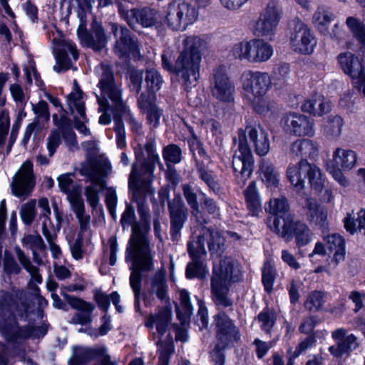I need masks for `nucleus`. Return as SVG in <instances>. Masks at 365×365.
<instances>
[{"label": "nucleus", "instance_id": "obj_1", "mask_svg": "<svg viewBox=\"0 0 365 365\" xmlns=\"http://www.w3.org/2000/svg\"><path fill=\"white\" fill-rule=\"evenodd\" d=\"M144 149L147 156H145L142 148L135 151L136 161L132 165L131 172L128 177V188L132 192V199L137 204V211L140 216L143 230L148 234L150 225V212L147 204V196L153 195L154 190L151 183L153 180V172L155 165L160 158L155 152V140L148 141Z\"/></svg>", "mask_w": 365, "mask_h": 365}, {"label": "nucleus", "instance_id": "obj_2", "mask_svg": "<svg viewBox=\"0 0 365 365\" xmlns=\"http://www.w3.org/2000/svg\"><path fill=\"white\" fill-rule=\"evenodd\" d=\"M182 46L175 65L170 53L164 52L161 55L162 66L168 71L175 73L184 90L189 92L197 83L202 51L205 47V41L200 36H189L183 38Z\"/></svg>", "mask_w": 365, "mask_h": 365}, {"label": "nucleus", "instance_id": "obj_3", "mask_svg": "<svg viewBox=\"0 0 365 365\" xmlns=\"http://www.w3.org/2000/svg\"><path fill=\"white\" fill-rule=\"evenodd\" d=\"M28 310L29 305L26 302L19 304L11 294L0 291V334L6 341L19 343L30 337L40 338L46 334V324L19 327L15 313L20 318H26Z\"/></svg>", "mask_w": 365, "mask_h": 365}, {"label": "nucleus", "instance_id": "obj_4", "mask_svg": "<svg viewBox=\"0 0 365 365\" xmlns=\"http://www.w3.org/2000/svg\"><path fill=\"white\" fill-rule=\"evenodd\" d=\"M127 250V259L130 258L132 265L130 285L134 293L135 307L140 310V297L142 284V272H149L154 269L153 254L150 253L148 244L142 239L132 238Z\"/></svg>", "mask_w": 365, "mask_h": 365}, {"label": "nucleus", "instance_id": "obj_5", "mask_svg": "<svg viewBox=\"0 0 365 365\" xmlns=\"http://www.w3.org/2000/svg\"><path fill=\"white\" fill-rule=\"evenodd\" d=\"M241 275L238 264L235 259L224 257L219 264H215L211 277V293L213 301L219 307L232 306V302L227 297L232 282H237Z\"/></svg>", "mask_w": 365, "mask_h": 365}, {"label": "nucleus", "instance_id": "obj_6", "mask_svg": "<svg viewBox=\"0 0 365 365\" xmlns=\"http://www.w3.org/2000/svg\"><path fill=\"white\" fill-rule=\"evenodd\" d=\"M240 81L246 99L255 106L257 112L265 114L271 110L272 106L269 101L263 102V106H255L262 102L271 87L272 80L268 73L246 70L242 73Z\"/></svg>", "mask_w": 365, "mask_h": 365}, {"label": "nucleus", "instance_id": "obj_7", "mask_svg": "<svg viewBox=\"0 0 365 365\" xmlns=\"http://www.w3.org/2000/svg\"><path fill=\"white\" fill-rule=\"evenodd\" d=\"M287 178L294 191L302 196L305 195V178H308L312 188L318 193L322 192L324 187L321 170L305 159H301L296 164H289L287 169Z\"/></svg>", "mask_w": 365, "mask_h": 365}, {"label": "nucleus", "instance_id": "obj_8", "mask_svg": "<svg viewBox=\"0 0 365 365\" xmlns=\"http://www.w3.org/2000/svg\"><path fill=\"white\" fill-rule=\"evenodd\" d=\"M111 165L107 159H92L81 163L78 169L79 173L87 177L92 182L91 185L84 188V194L86 200L93 210H96L99 203L98 190L96 186L101 189L104 188L106 182L102 179L110 172Z\"/></svg>", "mask_w": 365, "mask_h": 365}, {"label": "nucleus", "instance_id": "obj_9", "mask_svg": "<svg viewBox=\"0 0 365 365\" xmlns=\"http://www.w3.org/2000/svg\"><path fill=\"white\" fill-rule=\"evenodd\" d=\"M238 149L232 158V168L237 183L243 187L251 177L254 169V158L247 143L246 130L240 128L237 132V138L233 139Z\"/></svg>", "mask_w": 365, "mask_h": 365}, {"label": "nucleus", "instance_id": "obj_10", "mask_svg": "<svg viewBox=\"0 0 365 365\" xmlns=\"http://www.w3.org/2000/svg\"><path fill=\"white\" fill-rule=\"evenodd\" d=\"M269 228L286 242L294 237L299 247L304 246L312 240V232L308 226L300 221L294 222L292 217L271 219Z\"/></svg>", "mask_w": 365, "mask_h": 365}, {"label": "nucleus", "instance_id": "obj_11", "mask_svg": "<svg viewBox=\"0 0 365 365\" xmlns=\"http://www.w3.org/2000/svg\"><path fill=\"white\" fill-rule=\"evenodd\" d=\"M107 81L102 82L103 92L110 96L113 103L112 110L113 120L115 122L114 130L116 133V143L118 148L123 149L126 146L125 132L124 129L122 116L128 111V107L123 98H121V91L119 86Z\"/></svg>", "mask_w": 365, "mask_h": 365}, {"label": "nucleus", "instance_id": "obj_12", "mask_svg": "<svg viewBox=\"0 0 365 365\" xmlns=\"http://www.w3.org/2000/svg\"><path fill=\"white\" fill-rule=\"evenodd\" d=\"M160 197L163 195L168 199V210L170 218V235L173 242H178L181 237V231L184 227L188 218V209L180 194L168 199L169 191L168 190H160Z\"/></svg>", "mask_w": 365, "mask_h": 365}, {"label": "nucleus", "instance_id": "obj_13", "mask_svg": "<svg viewBox=\"0 0 365 365\" xmlns=\"http://www.w3.org/2000/svg\"><path fill=\"white\" fill-rule=\"evenodd\" d=\"M282 16L281 7L276 0H270L256 21L255 34L272 40Z\"/></svg>", "mask_w": 365, "mask_h": 365}, {"label": "nucleus", "instance_id": "obj_14", "mask_svg": "<svg viewBox=\"0 0 365 365\" xmlns=\"http://www.w3.org/2000/svg\"><path fill=\"white\" fill-rule=\"evenodd\" d=\"M289 26L290 44L293 50L304 54L312 53L316 39L309 28L298 18L292 20Z\"/></svg>", "mask_w": 365, "mask_h": 365}, {"label": "nucleus", "instance_id": "obj_15", "mask_svg": "<svg viewBox=\"0 0 365 365\" xmlns=\"http://www.w3.org/2000/svg\"><path fill=\"white\" fill-rule=\"evenodd\" d=\"M132 0L129 3L121 6L120 9V16L130 26L134 29L136 25H141L143 27H151L157 21L156 10L148 7L136 9L133 7Z\"/></svg>", "mask_w": 365, "mask_h": 365}, {"label": "nucleus", "instance_id": "obj_16", "mask_svg": "<svg viewBox=\"0 0 365 365\" xmlns=\"http://www.w3.org/2000/svg\"><path fill=\"white\" fill-rule=\"evenodd\" d=\"M110 29L113 35L118 38L114 46V52L119 58H127L130 55L135 57L140 54L137 39L132 36L130 31L125 26H119L112 23Z\"/></svg>", "mask_w": 365, "mask_h": 365}, {"label": "nucleus", "instance_id": "obj_17", "mask_svg": "<svg viewBox=\"0 0 365 365\" xmlns=\"http://www.w3.org/2000/svg\"><path fill=\"white\" fill-rule=\"evenodd\" d=\"M36 185L33 164L26 161L13 177L11 183L12 194L18 197L26 198L30 195Z\"/></svg>", "mask_w": 365, "mask_h": 365}, {"label": "nucleus", "instance_id": "obj_18", "mask_svg": "<svg viewBox=\"0 0 365 365\" xmlns=\"http://www.w3.org/2000/svg\"><path fill=\"white\" fill-rule=\"evenodd\" d=\"M283 129L289 134L296 136H313L315 133L314 122L304 115L289 113L281 120Z\"/></svg>", "mask_w": 365, "mask_h": 365}, {"label": "nucleus", "instance_id": "obj_19", "mask_svg": "<svg viewBox=\"0 0 365 365\" xmlns=\"http://www.w3.org/2000/svg\"><path fill=\"white\" fill-rule=\"evenodd\" d=\"M102 73L101 76L100 81L98 82V87L101 89V95H96L97 102L99 105L98 112L102 113V115L99 118V123L102 125H108L111 121L110 115L108 113V110H112L113 103L111 105L109 104L107 98L110 99V96L107 93L103 92L102 82L107 81V78L109 79L108 82L112 84L119 86L121 94L123 93V89L121 84L116 83L114 78L113 72L111 67L107 65H101Z\"/></svg>", "mask_w": 365, "mask_h": 365}, {"label": "nucleus", "instance_id": "obj_20", "mask_svg": "<svg viewBox=\"0 0 365 365\" xmlns=\"http://www.w3.org/2000/svg\"><path fill=\"white\" fill-rule=\"evenodd\" d=\"M215 322L218 347H228L240 339L238 329L225 312L215 315Z\"/></svg>", "mask_w": 365, "mask_h": 365}, {"label": "nucleus", "instance_id": "obj_21", "mask_svg": "<svg viewBox=\"0 0 365 365\" xmlns=\"http://www.w3.org/2000/svg\"><path fill=\"white\" fill-rule=\"evenodd\" d=\"M211 92L214 97L222 101H230L235 92V86L228 77L225 68L219 66L213 70Z\"/></svg>", "mask_w": 365, "mask_h": 365}, {"label": "nucleus", "instance_id": "obj_22", "mask_svg": "<svg viewBox=\"0 0 365 365\" xmlns=\"http://www.w3.org/2000/svg\"><path fill=\"white\" fill-rule=\"evenodd\" d=\"M81 43L84 46L100 51L106 47L107 38L102 25L94 20L90 30L79 26L77 31Z\"/></svg>", "mask_w": 365, "mask_h": 365}, {"label": "nucleus", "instance_id": "obj_23", "mask_svg": "<svg viewBox=\"0 0 365 365\" xmlns=\"http://www.w3.org/2000/svg\"><path fill=\"white\" fill-rule=\"evenodd\" d=\"M56 64L53 70L57 73L66 71L70 68L76 70L72 66V60L76 61L78 58V53L75 45L66 40L61 41L55 48Z\"/></svg>", "mask_w": 365, "mask_h": 365}, {"label": "nucleus", "instance_id": "obj_24", "mask_svg": "<svg viewBox=\"0 0 365 365\" xmlns=\"http://www.w3.org/2000/svg\"><path fill=\"white\" fill-rule=\"evenodd\" d=\"M187 252L192 259V262L188 263L186 267L185 275L188 279L197 277L203 279L205 276V266L200 260V257L205 255V249L202 245H199L198 242H188Z\"/></svg>", "mask_w": 365, "mask_h": 365}, {"label": "nucleus", "instance_id": "obj_25", "mask_svg": "<svg viewBox=\"0 0 365 365\" xmlns=\"http://www.w3.org/2000/svg\"><path fill=\"white\" fill-rule=\"evenodd\" d=\"M63 296L73 309L78 311L71 318V323L86 325L91 322L92 312L95 309V306L92 303L87 302L81 298L66 293H63Z\"/></svg>", "mask_w": 365, "mask_h": 365}, {"label": "nucleus", "instance_id": "obj_26", "mask_svg": "<svg viewBox=\"0 0 365 365\" xmlns=\"http://www.w3.org/2000/svg\"><path fill=\"white\" fill-rule=\"evenodd\" d=\"M170 321L171 312L165 307L160 309L158 313L149 315L145 326L148 328H153L155 326L157 331L153 334V338L157 339L156 345L164 344L165 341L166 335H164L167 332Z\"/></svg>", "mask_w": 365, "mask_h": 365}, {"label": "nucleus", "instance_id": "obj_27", "mask_svg": "<svg viewBox=\"0 0 365 365\" xmlns=\"http://www.w3.org/2000/svg\"><path fill=\"white\" fill-rule=\"evenodd\" d=\"M135 220V215L133 208L130 205H127L120 218V224L123 230L128 228L130 226H132V233L128 240V246L125 250V260L127 262L130 261V258L127 259V250L130 246V242L133 237L135 239H142L143 240H145L148 244L150 253L153 254L152 250L150 247L148 236L145 232L143 230L142 225L140 222H136Z\"/></svg>", "mask_w": 365, "mask_h": 365}, {"label": "nucleus", "instance_id": "obj_28", "mask_svg": "<svg viewBox=\"0 0 365 365\" xmlns=\"http://www.w3.org/2000/svg\"><path fill=\"white\" fill-rule=\"evenodd\" d=\"M207 242V247L210 254L220 256L225 250V239L221 234L215 230L203 227L202 233L197 237L196 240L190 242H198L199 245H202L205 248V242Z\"/></svg>", "mask_w": 365, "mask_h": 365}, {"label": "nucleus", "instance_id": "obj_29", "mask_svg": "<svg viewBox=\"0 0 365 365\" xmlns=\"http://www.w3.org/2000/svg\"><path fill=\"white\" fill-rule=\"evenodd\" d=\"M250 141L252 143L255 152L259 156L266 155L270 148L268 133L259 125L247 126Z\"/></svg>", "mask_w": 365, "mask_h": 365}, {"label": "nucleus", "instance_id": "obj_30", "mask_svg": "<svg viewBox=\"0 0 365 365\" xmlns=\"http://www.w3.org/2000/svg\"><path fill=\"white\" fill-rule=\"evenodd\" d=\"M249 62L253 63L267 61L273 54L272 46L262 39L250 40Z\"/></svg>", "mask_w": 365, "mask_h": 365}, {"label": "nucleus", "instance_id": "obj_31", "mask_svg": "<svg viewBox=\"0 0 365 365\" xmlns=\"http://www.w3.org/2000/svg\"><path fill=\"white\" fill-rule=\"evenodd\" d=\"M71 207L79 224L78 235H83L91 230V215L86 212V206L82 196L79 194L71 197Z\"/></svg>", "mask_w": 365, "mask_h": 365}, {"label": "nucleus", "instance_id": "obj_32", "mask_svg": "<svg viewBox=\"0 0 365 365\" xmlns=\"http://www.w3.org/2000/svg\"><path fill=\"white\" fill-rule=\"evenodd\" d=\"M318 148L316 143L309 139H298L290 146L289 155L292 158H314L317 156Z\"/></svg>", "mask_w": 365, "mask_h": 365}, {"label": "nucleus", "instance_id": "obj_33", "mask_svg": "<svg viewBox=\"0 0 365 365\" xmlns=\"http://www.w3.org/2000/svg\"><path fill=\"white\" fill-rule=\"evenodd\" d=\"M305 208L307 210V220L321 227L327 225V210L318 204L316 199L307 197L306 199Z\"/></svg>", "mask_w": 365, "mask_h": 365}, {"label": "nucleus", "instance_id": "obj_34", "mask_svg": "<svg viewBox=\"0 0 365 365\" xmlns=\"http://www.w3.org/2000/svg\"><path fill=\"white\" fill-rule=\"evenodd\" d=\"M304 112L309 113L315 116H322L331 110L329 101H326L323 96L314 94L309 99L305 101L302 106Z\"/></svg>", "mask_w": 365, "mask_h": 365}, {"label": "nucleus", "instance_id": "obj_35", "mask_svg": "<svg viewBox=\"0 0 365 365\" xmlns=\"http://www.w3.org/2000/svg\"><path fill=\"white\" fill-rule=\"evenodd\" d=\"M326 247L330 252H334L333 260L336 265L343 262L345 259V242L339 234H331L324 237Z\"/></svg>", "mask_w": 365, "mask_h": 365}, {"label": "nucleus", "instance_id": "obj_36", "mask_svg": "<svg viewBox=\"0 0 365 365\" xmlns=\"http://www.w3.org/2000/svg\"><path fill=\"white\" fill-rule=\"evenodd\" d=\"M351 58V53L344 52L341 53L338 56V61L341 67L345 73L348 74L351 77L352 79L356 81L360 78H364L365 75V67L362 63L359 60L354 61L353 65L349 68L347 66V61Z\"/></svg>", "mask_w": 365, "mask_h": 365}, {"label": "nucleus", "instance_id": "obj_37", "mask_svg": "<svg viewBox=\"0 0 365 365\" xmlns=\"http://www.w3.org/2000/svg\"><path fill=\"white\" fill-rule=\"evenodd\" d=\"M74 91L68 96L67 103L71 111V114H74L76 111L81 118H86L85 111V103L83 101V92L81 91L77 81L74 80Z\"/></svg>", "mask_w": 365, "mask_h": 365}, {"label": "nucleus", "instance_id": "obj_38", "mask_svg": "<svg viewBox=\"0 0 365 365\" xmlns=\"http://www.w3.org/2000/svg\"><path fill=\"white\" fill-rule=\"evenodd\" d=\"M334 17L328 7L319 6L313 14L312 22L322 34L326 35L329 34L328 27Z\"/></svg>", "mask_w": 365, "mask_h": 365}, {"label": "nucleus", "instance_id": "obj_39", "mask_svg": "<svg viewBox=\"0 0 365 365\" xmlns=\"http://www.w3.org/2000/svg\"><path fill=\"white\" fill-rule=\"evenodd\" d=\"M344 170L352 169L356 162V155L351 150L336 148L333 153V160L331 161Z\"/></svg>", "mask_w": 365, "mask_h": 365}, {"label": "nucleus", "instance_id": "obj_40", "mask_svg": "<svg viewBox=\"0 0 365 365\" xmlns=\"http://www.w3.org/2000/svg\"><path fill=\"white\" fill-rule=\"evenodd\" d=\"M359 346L357 337L351 334L344 339L337 343L336 346H331L329 348V352L335 357H341L343 354H349L353 350Z\"/></svg>", "mask_w": 365, "mask_h": 365}, {"label": "nucleus", "instance_id": "obj_41", "mask_svg": "<svg viewBox=\"0 0 365 365\" xmlns=\"http://www.w3.org/2000/svg\"><path fill=\"white\" fill-rule=\"evenodd\" d=\"M247 206L252 215H257L262 210L261 202L255 181L250 182L245 190Z\"/></svg>", "mask_w": 365, "mask_h": 365}, {"label": "nucleus", "instance_id": "obj_42", "mask_svg": "<svg viewBox=\"0 0 365 365\" xmlns=\"http://www.w3.org/2000/svg\"><path fill=\"white\" fill-rule=\"evenodd\" d=\"M259 169L262 175V180L269 187H277L279 184V173L273 164L264 159L259 163Z\"/></svg>", "mask_w": 365, "mask_h": 365}, {"label": "nucleus", "instance_id": "obj_43", "mask_svg": "<svg viewBox=\"0 0 365 365\" xmlns=\"http://www.w3.org/2000/svg\"><path fill=\"white\" fill-rule=\"evenodd\" d=\"M344 227L347 232L354 235L357 231L365 234V210L357 212V217L348 213L344 220Z\"/></svg>", "mask_w": 365, "mask_h": 365}, {"label": "nucleus", "instance_id": "obj_44", "mask_svg": "<svg viewBox=\"0 0 365 365\" xmlns=\"http://www.w3.org/2000/svg\"><path fill=\"white\" fill-rule=\"evenodd\" d=\"M73 175L72 173H65L58 178V182L60 190L66 194L68 202H71V197L77 194L81 195V188L80 186H73Z\"/></svg>", "mask_w": 365, "mask_h": 365}, {"label": "nucleus", "instance_id": "obj_45", "mask_svg": "<svg viewBox=\"0 0 365 365\" xmlns=\"http://www.w3.org/2000/svg\"><path fill=\"white\" fill-rule=\"evenodd\" d=\"M150 292L155 294L160 300H163L166 298L168 285L163 272L158 271L155 273L150 281Z\"/></svg>", "mask_w": 365, "mask_h": 365}, {"label": "nucleus", "instance_id": "obj_46", "mask_svg": "<svg viewBox=\"0 0 365 365\" xmlns=\"http://www.w3.org/2000/svg\"><path fill=\"white\" fill-rule=\"evenodd\" d=\"M120 295L117 292H113L110 295L106 294L102 292H98L95 294V300L98 307L104 312H107L110 301L115 305L118 312L122 313L123 311V307L119 304Z\"/></svg>", "mask_w": 365, "mask_h": 365}, {"label": "nucleus", "instance_id": "obj_47", "mask_svg": "<svg viewBox=\"0 0 365 365\" xmlns=\"http://www.w3.org/2000/svg\"><path fill=\"white\" fill-rule=\"evenodd\" d=\"M17 259L22 267L30 274L31 281L41 284L42 282L41 275L39 274L38 268L34 265L30 258L26 255L24 252L19 247L15 249Z\"/></svg>", "mask_w": 365, "mask_h": 365}, {"label": "nucleus", "instance_id": "obj_48", "mask_svg": "<svg viewBox=\"0 0 365 365\" xmlns=\"http://www.w3.org/2000/svg\"><path fill=\"white\" fill-rule=\"evenodd\" d=\"M180 16L182 19L183 30L189 25L193 24L198 16L195 6L185 1H178Z\"/></svg>", "mask_w": 365, "mask_h": 365}, {"label": "nucleus", "instance_id": "obj_49", "mask_svg": "<svg viewBox=\"0 0 365 365\" xmlns=\"http://www.w3.org/2000/svg\"><path fill=\"white\" fill-rule=\"evenodd\" d=\"M344 120L340 116H330L324 125L323 133L328 138L336 139L341 135Z\"/></svg>", "mask_w": 365, "mask_h": 365}, {"label": "nucleus", "instance_id": "obj_50", "mask_svg": "<svg viewBox=\"0 0 365 365\" xmlns=\"http://www.w3.org/2000/svg\"><path fill=\"white\" fill-rule=\"evenodd\" d=\"M289 210L287 200L284 197L274 198L270 200L269 202V212L273 215L268 219V226L269 227V220L274 217H291L287 212Z\"/></svg>", "mask_w": 365, "mask_h": 365}, {"label": "nucleus", "instance_id": "obj_51", "mask_svg": "<svg viewBox=\"0 0 365 365\" xmlns=\"http://www.w3.org/2000/svg\"><path fill=\"white\" fill-rule=\"evenodd\" d=\"M158 347V365H168L170 355L174 352V344L173 336L168 333L164 344L157 345Z\"/></svg>", "mask_w": 365, "mask_h": 365}, {"label": "nucleus", "instance_id": "obj_52", "mask_svg": "<svg viewBox=\"0 0 365 365\" xmlns=\"http://www.w3.org/2000/svg\"><path fill=\"white\" fill-rule=\"evenodd\" d=\"M180 14L178 1L170 3L167 8L165 17L168 26L173 30H183Z\"/></svg>", "mask_w": 365, "mask_h": 365}, {"label": "nucleus", "instance_id": "obj_53", "mask_svg": "<svg viewBox=\"0 0 365 365\" xmlns=\"http://www.w3.org/2000/svg\"><path fill=\"white\" fill-rule=\"evenodd\" d=\"M262 281L264 290L271 293L273 290V285L276 278V270L270 262L266 261L262 269Z\"/></svg>", "mask_w": 365, "mask_h": 365}, {"label": "nucleus", "instance_id": "obj_54", "mask_svg": "<svg viewBox=\"0 0 365 365\" xmlns=\"http://www.w3.org/2000/svg\"><path fill=\"white\" fill-rule=\"evenodd\" d=\"M324 293L315 290L312 292L304 303V308L309 312H317L320 310L324 302Z\"/></svg>", "mask_w": 365, "mask_h": 365}, {"label": "nucleus", "instance_id": "obj_55", "mask_svg": "<svg viewBox=\"0 0 365 365\" xmlns=\"http://www.w3.org/2000/svg\"><path fill=\"white\" fill-rule=\"evenodd\" d=\"M32 110L36 117L34 121L38 124L43 125L50 120V111L48 103L45 101H40L38 103H32Z\"/></svg>", "mask_w": 365, "mask_h": 365}, {"label": "nucleus", "instance_id": "obj_56", "mask_svg": "<svg viewBox=\"0 0 365 365\" xmlns=\"http://www.w3.org/2000/svg\"><path fill=\"white\" fill-rule=\"evenodd\" d=\"M145 81L148 90L152 93L159 91L163 82L160 73L155 69L145 71Z\"/></svg>", "mask_w": 365, "mask_h": 365}, {"label": "nucleus", "instance_id": "obj_57", "mask_svg": "<svg viewBox=\"0 0 365 365\" xmlns=\"http://www.w3.org/2000/svg\"><path fill=\"white\" fill-rule=\"evenodd\" d=\"M346 24L354 36L361 43L365 44V25L359 19L349 16L346 20Z\"/></svg>", "mask_w": 365, "mask_h": 365}, {"label": "nucleus", "instance_id": "obj_58", "mask_svg": "<svg viewBox=\"0 0 365 365\" xmlns=\"http://www.w3.org/2000/svg\"><path fill=\"white\" fill-rule=\"evenodd\" d=\"M163 156L168 166L170 163L177 164L181 160L182 151L177 145L170 144L163 148Z\"/></svg>", "mask_w": 365, "mask_h": 365}, {"label": "nucleus", "instance_id": "obj_59", "mask_svg": "<svg viewBox=\"0 0 365 365\" xmlns=\"http://www.w3.org/2000/svg\"><path fill=\"white\" fill-rule=\"evenodd\" d=\"M276 319L275 313L269 309L264 310L257 316V319L261 324V329L267 334H270L275 324Z\"/></svg>", "mask_w": 365, "mask_h": 365}, {"label": "nucleus", "instance_id": "obj_60", "mask_svg": "<svg viewBox=\"0 0 365 365\" xmlns=\"http://www.w3.org/2000/svg\"><path fill=\"white\" fill-rule=\"evenodd\" d=\"M23 246L34 251H44L46 245L42 237L38 235H28L22 239Z\"/></svg>", "mask_w": 365, "mask_h": 365}, {"label": "nucleus", "instance_id": "obj_61", "mask_svg": "<svg viewBox=\"0 0 365 365\" xmlns=\"http://www.w3.org/2000/svg\"><path fill=\"white\" fill-rule=\"evenodd\" d=\"M250 41H242L235 43L231 50L232 56L240 61L249 62Z\"/></svg>", "mask_w": 365, "mask_h": 365}, {"label": "nucleus", "instance_id": "obj_62", "mask_svg": "<svg viewBox=\"0 0 365 365\" xmlns=\"http://www.w3.org/2000/svg\"><path fill=\"white\" fill-rule=\"evenodd\" d=\"M197 173L200 179L207 185L209 189L215 194L221 192L219 183L215 180L212 174L202 167L197 168Z\"/></svg>", "mask_w": 365, "mask_h": 365}, {"label": "nucleus", "instance_id": "obj_63", "mask_svg": "<svg viewBox=\"0 0 365 365\" xmlns=\"http://www.w3.org/2000/svg\"><path fill=\"white\" fill-rule=\"evenodd\" d=\"M3 267L7 274H19L21 272V268L14 256L6 251L4 253Z\"/></svg>", "mask_w": 365, "mask_h": 365}, {"label": "nucleus", "instance_id": "obj_64", "mask_svg": "<svg viewBox=\"0 0 365 365\" xmlns=\"http://www.w3.org/2000/svg\"><path fill=\"white\" fill-rule=\"evenodd\" d=\"M36 215V201L31 200L26 203L21 208V217L26 225H30Z\"/></svg>", "mask_w": 365, "mask_h": 365}]
</instances>
